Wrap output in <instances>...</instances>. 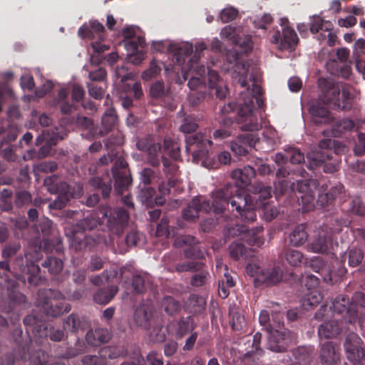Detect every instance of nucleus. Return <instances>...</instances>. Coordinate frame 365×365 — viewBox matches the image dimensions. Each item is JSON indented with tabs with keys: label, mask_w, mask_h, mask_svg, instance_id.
Listing matches in <instances>:
<instances>
[{
	"label": "nucleus",
	"mask_w": 365,
	"mask_h": 365,
	"mask_svg": "<svg viewBox=\"0 0 365 365\" xmlns=\"http://www.w3.org/2000/svg\"><path fill=\"white\" fill-rule=\"evenodd\" d=\"M237 187L232 185H227L223 188L215 190L212 193V202L209 200L202 202V210L205 212L212 210L216 214H220L230 204V211L235 210L242 221H255L257 215L254 200L248 194L237 193Z\"/></svg>",
	"instance_id": "obj_1"
},
{
	"label": "nucleus",
	"mask_w": 365,
	"mask_h": 365,
	"mask_svg": "<svg viewBox=\"0 0 365 365\" xmlns=\"http://www.w3.org/2000/svg\"><path fill=\"white\" fill-rule=\"evenodd\" d=\"M319 86L321 89L320 100L334 109L349 110L351 108L350 90L348 86L341 88L331 79L320 78Z\"/></svg>",
	"instance_id": "obj_2"
},
{
	"label": "nucleus",
	"mask_w": 365,
	"mask_h": 365,
	"mask_svg": "<svg viewBox=\"0 0 365 365\" xmlns=\"http://www.w3.org/2000/svg\"><path fill=\"white\" fill-rule=\"evenodd\" d=\"M252 91L255 95L252 97L243 96V93H240L242 102L240 103L237 120L238 123H242L240 129L245 131L258 130L261 128L253 109L252 98L255 97L257 103L259 106L262 89L257 84H254Z\"/></svg>",
	"instance_id": "obj_3"
},
{
	"label": "nucleus",
	"mask_w": 365,
	"mask_h": 365,
	"mask_svg": "<svg viewBox=\"0 0 365 365\" xmlns=\"http://www.w3.org/2000/svg\"><path fill=\"white\" fill-rule=\"evenodd\" d=\"M282 315L279 312H275L272 314L270 323L266 327V331L269 334L268 348L275 352H281L285 349L284 344L287 340L286 336L288 332L283 331Z\"/></svg>",
	"instance_id": "obj_4"
},
{
	"label": "nucleus",
	"mask_w": 365,
	"mask_h": 365,
	"mask_svg": "<svg viewBox=\"0 0 365 365\" xmlns=\"http://www.w3.org/2000/svg\"><path fill=\"white\" fill-rule=\"evenodd\" d=\"M101 220L108 230L113 235L123 234L125 227L128 221V214L123 209H114L111 207L103 208L100 211Z\"/></svg>",
	"instance_id": "obj_5"
},
{
	"label": "nucleus",
	"mask_w": 365,
	"mask_h": 365,
	"mask_svg": "<svg viewBox=\"0 0 365 365\" xmlns=\"http://www.w3.org/2000/svg\"><path fill=\"white\" fill-rule=\"evenodd\" d=\"M281 30H277L271 42L279 50L293 51L298 43L299 38L294 30L289 27L287 21L281 19Z\"/></svg>",
	"instance_id": "obj_6"
},
{
	"label": "nucleus",
	"mask_w": 365,
	"mask_h": 365,
	"mask_svg": "<svg viewBox=\"0 0 365 365\" xmlns=\"http://www.w3.org/2000/svg\"><path fill=\"white\" fill-rule=\"evenodd\" d=\"M228 63L227 71L230 73L232 78L236 79L242 88L247 86V77L248 74V65L242 60L235 51H229L226 54Z\"/></svg>",
	"instance_id": "obj_7"
},
{
	"label": "nucleus",
	"mask_w": 365,
	"mask_h": 365,
	"mask_svg": "<svg viewBox=\"0 0 365 365\" xmlns=\"http://www.w3.org/2000/svg\"><path fill=\"white\" fill-rule=\"evenodd\" d=\"M98 224L97 220L92 215L80 220L76 225V228H74L73 230L71 231L70 234H68L71 238V245L76 250H80L85 247L86 235L83 231L93 230Z\"/></svg>",
	"instance_id": "obj_8"
},
{
	"label": "nucleus",
	"mask_w": 365,
	"mask_h": 365,
	"mask_svg": "<svg viewBox=\"0 0 365 365\" xmlns=\"http://www.w3.org/2000/svg\"><path fill=\"white\" fill-rule=\"evenodd\" d=\"M363 341L355 333H350L346 338L344 349L348 360L354 364L365 365V355L362 348Z\"/></svg>",
	"instance_id": "obj_9"
},
{
	"label": "nucleus",
	"mask_w": 365,
	"mask_h": 365,
	"mask_svg": "<svg viewBox=\"0 0 365 365\" xmlns=\"http://www.w3.org/2000/svg\"><path fill=\"white\" fill-rule=\"evenodd\" d=\"M262 231V227L249 230L245 225H237L229 229L228 234L233 237H240L250 245L259 247L264 243V239L259 235Z\"/></svg>",
	"instance_id": "obj_10"
},
{
	"label": "nucleus",
	"mask_w": 365,
	"mask_h": 365,
	"mask_svg": "<svg viewBox=\"0 0 365 365\" xmlns=\"http://www.w3.org/2000/svg\"><path fill=\"white\" fill-rule=\"evenodd\" d=\"M333 318L335 320L354 322L358 318V311L353 310L349 307V298L344 296H338L332 303Z\"/></svg>",
	"instance_id": "obj_11"
},
{
	"label": "nucleus",
	"mask_w": 365,
	"mask_h": 365,
	"mask_svg": "<svg viewBox=\"0 0 365 365\" xmlns=\"http://www.w3.org/2000/svg\"><path fill=\"white\" fill-rule=\"evenodd\" d=\"M308 249L315 253H327L333 250L331 233L327 226H322L315 231Z\"/></svg>",
	"instance_id": "obj_12"
},
{
	"label": "nucleus",
	"mask_w": 365,
	"mask_h": 365,
	"mask_svg": "<svg viewBox=\"0 0 365 365\" xmlns=\"http://www.w3.org/2000/svg\"><path fill=\"white\" fill-rule=\"evenodd\" d=\"M48 291L38 292V299L37 305L42 307L47 314L56 317L71 310V306L65 302H58L55 299H46L42 300L43 295H48ZM49 293H52L51 290H48Z\"/></svg>",
	"instance_id": "obj_13"
},
{
	"label": "nucleus",
	"mask_w": 365,
	"mask_h": 365,
	"mask_svg": "<svg viewBox=\"0 0 365 365\" xmlns=\"http://www.w3.org/2000/svg\"><path fill=\"white\" fill-rule=\"evenodd\" d=\"M186 143L187 144V148L192 150L193 158L205 156L207 145L211 144V141L204 138V135L201 133L187 138Z\"/></svg>",
	"instance_id": "obj_14"
},
{
	"label": "nucleus",
	"mask_w": 365,
	"mask_h": 365,
	"mask_svg": "<svg viewBox=\"0 0 365 365\" xmlns=\"http://www.w3.org/2000/svg\"><path fill=\"white\" fill-rule=\"evenodd\" d=\"M205 73L206 69L204 66H199L197 63H194L192 60L188 73L184 74V80L190 76L187 85L191 90H195L205 82Z\"/></svg>",
	"instance_id": "obj_15"
},
{
	"label": "nucleus",
	"mask_w": 365,
	"mask_h": 365,
	"mask_svg": "<svg viewBox=\"0 0 365 365\" xmlns=\"http://www.w3.org/2000/svg\"><path fill=\"white\" fill-rule=\"evenodd\" d=\"M312 121L316 125H329L334 123V117L329 110L321 106L319 103L312 105L309 109Z\"/></svg>",
	"instance_id": "obj_16"
},
{
	"label": "nucleus",
	"mask_w": 365,
	"mask_h": 365,
	"mask_svg": "<svg viewBox=\"0 0 365 365\" xmlns=\"http://www.w3.org/2000/svg\"><path fill=\"white\" fill-rule=\"evenodd\" d=\"M320 359L323 365H335L339 359L338 348L331 342L323 344L320 351Z\"/></svg>",
	"instance_id": "obj_17"
},
{
	"label": "nucleus",
	"mask_w": 365,
	"mask_h": 365,
	"mask_svg": "<svg viewBox=\"0 0 365 365\" xmlns=\"http://www.w3.org/2000/svg\"><path fill=\"white\" fill-rule=\"evenodd\" d=\"M256 175L255 170L250 166H245L242 169H236L232 173V177L238 183L237 186H247L251 183Z\"/></svg>",
	"instance_id": "obj_18"
},
{
	"label": "nucleus",
	"mask_w": 365,
	"mask_h": 365,
	"mask_svg": "<svg viewBox=\"0 0 365 365\" xmlns=\"http://www.w3.org/2000/svg\"><path fill=\"white\" fill-rule=\"evenodd\" d=\"M311 267L314 272L321 275L324 282H331L334 280L333 271L330 266L326 264L322 258L316 257L312 259Z\"/></svg>",
	"instance_id": "obj_19"
},
{
	"label": "nucleus",
	"mask_w": 365,
	"mask_h": 365,
	"mask_svg": "<svg viewBox=\"0 0 365 365\" xmlns=\"http://www.w3.org/2000/svg\"><path fill=\"white\" fill-rule=\"evenodd\" d=\"M91 47L93 51V53L90 57V61L93 65H98L102 60L100 56L101 53H104L110 49V44L104 41L101 36L98 40L91 39Z\"/></svg>",
	"instance_id": "obj_20"
},
{
	"label": "nucleus",
	"mask_w": 365,
	"mask_h": 365,
	"mask_svg": "<svg viewBox=\"0 0 365 365\" xmlns=\"http://www.w3.org/2000/svg\"><path fill=\"white\" fill-rule=\"evenodd\" d=\"M151 317L150 308L145 304H141L135 309L133 319L137 326L148 329Z\"/></svg>",
	"instance_id": "obj_21"
},
{
	"label": "nucleus",
	"mask_w": 365,
	"mask_h": 365,
	"mask_svg": "<svg viewBox=\"0 0 365 365\" xmlns=\"http://www.w3.org/2000/svg\"><path fill=\"white\" fill-rule=\"evenodd\" d=\"M44 185L51 194H61L70 191L68 185L66 182L59 180L56 175L47 177L44 180Z\"/></svg>",
	"instance_id": "obj_22"
},
{
	"label": "nucleus",
	"mask_w": 365,
	"mask_h": 365,
	"mask_svg": "<svg viewBox=\"0 0 365 365\" xmlns=\"http://www.w3.org/2000/svg\"><path fill=\"white\" fill-rule=\"evenodd\" d=\"M155 193V191L153 187L145 186L140 190L138 197L146 207H151L154 204L163 205L165 200L161 197H154Z\"/></svg>",
	"instance_id": "obj_23"
},
{
	"label": "nucleus",
	"mask_w": 365,
	"mask_h": 365,
	"mask_svg": "<svg viewBox=\"0 0 365 365\" xmlns=\"http://www.w3.org/2000/svg\"><path fill=\"white\" fill-rule=\"evenodd\" d=\"M283 277V271L278 266H274L272 268L263 269L262 277H259V281L266 283L267 285H274L281 282Z\"/></svg>",
	"instance_id": "obj_24"
},
{
	"label": "nucleus",
	"mask_w": 365,
	"mask_h": 365,
	"mask_svg": "<svg viewBox=\"0 0 365 365\" xmlns=\"http://www.w3.org/2000/svg\"><path fill=\"white\" fill-rule=\"evenodd\" d=\"M118 292V287L115 285L108 286L106 288L100 289L93 294V300L98 304L109 303Z\"/></svg>",
	"instance_id": "obj_25"
},
{
	"label": "nucleus",
	"mask_w": 365,
	"mask_h": 365,
	"mask_svg": "<svg viewBox=\"0 0 365 365\" xmlns=\"http://www.w3.org/2000/svg\"><path fill=\"white\" fill-rule=\"evenodd\" d=\"M90 26L83 25L78 29V35L82 38H94V32L96 33L99 36H101V34L104 31L105 28L102 24L96 20H92L89 22Z\"/></svg>",
	"instance_id": "obj_26"
},
{
	"label": "nucleus",
	"mask_w": 365,
	"mask_h": 365,
	"mask_svg": "<svg viewBox=\"0 0 365 365\" xmlns=\"http://www.w3.org/2000/svg\"><path fill=\"white\" fill-rule=\"evenodd\" d=\"M339 321L340 320H335V318H334L332 320L326 321L324 324H321L318 330L319 337L329 339L336 336L341 329L339 324Z\"/></svg>",
	"instance_id": "obj_27"
},
{
	"label": "nucleus",
	"mask_w": 365,
	"mask_h": 365,
	"mask_svg": "<svg viewBox=\"0 0 365 365\" xmlns=\"http://www.w3.org/2000/svg\"><path fill=\"white\" fill-rule=\"evenodd\" d=\"M110 339L109 332L106 329H96L87 332L86 340L91 346H98L107 342Z\"/></svg>",
	"instance_id": "obj_28"
},
{
	"label": "nucleus",
	"mask_w": 365,
	"mask_h": 365,
	"mask_svg": "<svg viewBox=\"0 0 365 365\" xmlns=\"http://www.w3.org/2000/svg\"><path fill=\"white\" fill-rule=\"evenodd\" d=\"M343 190L344 187L342 185H336L331 187L328 192L320 194L319 195L318 202H319L322 206H324L331 203L335 199L339 198L342 200L344 195Z\"/></svg>",
	"instance_id": "obj_29"
},
{
	"label": "nucleus",
	"mask_w": 365,
	"mask_h": 365,
	"mask_svg": "<svg viewBox=\"0 0 365 365\" xmlns=\"http://www.w3.org/2000/svg\"><path fill=\"white\" fill-rule=\"evenodd\" d=\"M146 276L140 274H135L132 277L131 281H125L123 286L125 289L135 294H140L145 290V282Z\"/></svg>",
	"instance_id": "obj_30"
},
{
	"label": "nucleus",
	"mask_w": 365,
	"mask_h": 365,
	"mask_svg": "<svg viewBox=\"0 0 365 365\" xmlns=\"http://www.w3.org/2000/svg\"><path fill=\"white\" fill-rule=\"evenodd\" d=\"M202 209V203L198 198H194L182 212V217L187 221H194L199 217V211Z\"/></svg>",
	"instance_id": "obj_31"
},
{
	"label": "nucleus",
	"mask_w": 365,
	"mask_h": 365,
	"mask_svg": "<svg viewBox=\"0 0 365 365\" xmlns=\"http://www.w3.org/2000/svg\"><path fill=\"white\" fill-rule=\"evenodd\" d=\"M251 147L249 135H240L231 143V150L238 155H244L247 153V148Z\"/></svg>",
	"instance_id": "obj_32"
},
{
	"label": "nucleus",
	"mask_w": 365,
	"mask_h": 365,
	"mask_svg": "<svg viewBox=\"0 0 365 365\" xmlns=\"http://www.w3.org/2000/svg\"><path fill=\"white\" fill-rule=\"evenodd\" d=\"M307 158L309 161L308 168L315 169L322 165L326 159L329 158V154L323 150H312L307 153Z\"/></svg>",
	"instance_id": "obj_33"
},
{
	"label": "nucleus",
	"mask_w": 365,
	"mask_h": 365,
	"mask_svg": "<svg viewBox=\"0 0 365 365\" xmlns=\"http://www.w3.org/2000/svg\"><path fill=\"white\" fill-rule=\"evenodd\" d=\"M114 178L115 190L121 194L124 190L130 184V179L124 170L115 172V169L112 170Z\"/></svg>",
	"instance_id": "obj_34"
},
{
	"label": "nucleus",
	"mask_w": 365,
	"mask_h": 365,
	"mask_svg": "<svg viewBox=\"0 0 365 365\" xmlns=\"http://www.w3.org/2000/svg\"><path fill=\"white\" fill-rule=\"evenodd\" d=\"M117 120V116L113 109H108L103 114L101 120V123L103 130H101L99 134L103 136L110 131L115 126Z\"/></svg>",
	"instance_id": "obj_35"
},
{
	"label": "nucleus",
	"mask_w": 365,
	"mask_h": 365,
	"mask_svg": "<svg viewBox=\"0 0 365 365\" xmlns=\"http://www.w3.org/2000/svg\"><path fill=\"white\" fill-rule=\"evenodd\" d=\"M308 234L304 225H297L289 235L290 243L295 247L303 245L307 240Z\"/></svg>",
	"instance_id": "obj_36"
},
{
	"label": "nucleus",
	"mask_w": 365,
	"mask_h": 365,
	"mask_svg": "<svg viewBox=\"0 0 365 365\" xmlns=\"http://www.w3.org/2000/svg\"><path fill=\"white\" fill-rule=\"evenodd\" d=\"M82 328L81 319L74 314H70L63 322V329L66 331L74 333Z\"/></svg>",
	"instance_id": "obj_37"
},
{
	"label": "nucleus",
	"mask_w": 365,
	"mask_h": 365,
	"mask_svg": "<svg viewBox=\"0 0 365 365\" xmlns=\"http://www.w3.org/2000/svg\"><path fill=\"white\" fill-rule=\"evenodd\" d=\"M42 267L48 268L49 272L51 274L59 273L63 267V263L61 259L54 257H48L41 264Z\"/></svg>",
	"instance_id": "obj_38"
},
{
	"label": "nucleus",
	"mask_w": 365,
	"mask_h": 365,
	"mask_svg": "<svg viewBox=\"0 0 365 365\" xmlns=\"http://www.w3.org/2000/svg\"><path fill=\"white\" fill-rule=\"evenodd\" d=\"M205 305V299L197 294L190 296L186 302L187 307L190 310V312H200L204 308Z\"/></svg>",
	"instance_id": "obj_39"
},
{
	"label": "nucleus",
	"mask_w": 365,
	"mask_h": 365,
	"mask_svg": "<svg viewBox=\"0 0 365 365\" xmlns=\"http://www.w3.org/2000/svg\"><path fill=\"white\" fill-rule=\"evenodd\" d=\"M161 148L159 143H153V144L148 148V161L152 166H158L160 164V153Z\"/></svg>",
	"instance_id": "obj_40"
},
{
	"label": "nucleus",
	"mask_w": 365,
	"mask_h": 365,
	"mask_svg": "<svg viewBox=\"0 0 365 365\" xmlns=\"http://www.w3.org/2000/svg\"><path fill=\"white\" fill-rule=\"evenodd\" d=\"M198 243V240L192 235H180L174 242V246L178 248L188 247L192 248Z\"/></svg>",
	"instance_id": "obj_41"
},
{
	"label": "nucleus",
	"mask_w": 365,
	"mask_h": 365,
	"mask_svg": "<svg viewBox=\"0 0 365 365\" xmlns=\"http://www.w3.org/2000/svg\"><path fill=\"white\" fill-rule=\"evenodd\" d=\"M202 266L203 264L201 262H185L177 264L175 269L178 272H197L201 270Z\"/></svg>",
	"instance_id": "obj_42"
},
{
	"label": "nucleus",
	"mask_w": 365,
	"mask_h": 365,
	"mask_svg": "<svg viewBox=\"0 0 365 365\" xmlns=\"http://www.w3.org/2000/svg\"><path fill=\"white\" fill-rule=\"evenodd\" d=\"M72 195L70 191L58 194L57 198L49 204L50 209L61 210L68 202Z\"/></svg>",
	"instance_id": "obj_43"
},
{
	"label": "nucleus",
	"mask_w": 365,
	"mask_h": 365,
	"mask_svg": "<svg viewBox=\"0 0 365 365\" xmlns=\"http://www.w3.org/2000/svg\"><path fill=\"white\" fill-rule=\"evenodd\" d=\"M164 151L172 158L177 160L180 157V147L171 139H165Z\"/></svg>",
	"instance_id": "obj_44"
},
{
	"label": "nucleus",
	"mask_w": 365,
	"mask_h": 365,
	"mask_svg": "<svg viewBox=\"0 0 365 365\" xmlns=\"http://www.w3.org/2000/svg\"><path fill=\"white\" fill-rule=\"evenodd\" d=\"M231 325L234 330L240 331L246 325L245 317L240 310L232 311Z\"/></svg>",
	"instance_id": "obj_45"
},
{
	"label": "nucleus",
	"mask_w": 365,
	"mask_h": 365,
	"mask_svg": "<svg viewBox=\"0 0 365 365\" xmlns=\"http://www.w3.org/2000/svg\"><path fill=\"white\" fill-rule=\"evenodd\" d=\"M163 306L165 311L170 315L175 314L180 310V304L172 297H165Z\"/></svg>",
	"instance_id": "obj_46"
},
{
	"label": "nucleus",
	"mask_w": 365,
	"mask_h": 365,
	"mask_svg": "<svg viewBox=\"0 0 365 365\" xmlns=\"http://www.w3.org/2000/svg\"><path fill=\"white\" fill-rule=\"evenodd\" d=\"M322 299L321 294L317 290H311L307 295L305 299H304L303 306L306 307V309L309 307L310 308H313L316 307Z\"/></svg>",
	"instance_id": "obj_47"
},
{
	"label": "nucleus",
	"mask_w": 365,
	"mask_h": 365,
	"mask_svg": "<svg viewBox=\"0 0 365 365\" xmlns=\"http://www.w3.org/2000/svg\"><path fill=\"white\" fill-rule=\"evenodd\" d=\"M98 355L105 364L107 359H115L120 356V351L115 346H108L101 348L98 351Z\"/></svg>",
	"instance_id": "obj_48"
},
{
	"label": "nucleus",
	"mask_w": 365,
	"mask_h": 365,
	"mask_svg": "<svg viewBox=\"0 0 365 365\" xmlns=\"http://www.w3.org/2000/svg\"><path fill=\"white\" fill-rule=\"evenodd\" d=\"M197 128V124L194 117L187 115L183 118L180 129L185 133H190Z\"/></svg>",
	"instance_id": "obj_49"
},
{
	"label": "nucleus",
	"mask_w": 365,
	"mask_h": 365,
	"mask_svg": "<svg viewBox=\"0 0 365 365\" xmlns=\"http://www.w3.org/2000/svg\"><path fill=\"white\" fill-rule=\"evenodd\" d=\"M168 93V88L165 87L163 81H156L150 88V93L153 98H158L165 96Z\"/></svg>",
	"instance_id": "obj_50"
},
{
	"label": "nucleus",
	"mask_w": 365,
	"mask_h": 365,
	"mask_svg": "<svg viewBox=\"0 0 365 365\" xmlns=\"http://www.w3.org/2000/svg\"><path fill=\"white\" fill-rule=\"evenodd\" d=\"M230 256L235 259L246 256L247 250L241 242H233L230 245Z\"/></svg>",
	"instance_id": "obj_51"
},
{
	"label": "nucleus",
	"mask_w": 365,
	"mask_h": 365,
	"mask_svg": "<svg viewBox=\"0 0 365 365\" xmlns=\"http://www.w3.org/2000/svg\"><path fill=\"white\" fill-rule=\"evenodd\" d=\"M302 259L303 255L298 250H290L286 254V259L292 266H299Z\"/></svg>",
	"instance_id": "obj_52"
},
{
	"label": "nucleus",
	"mask_w": 365,
	"mask_h": 365,
	"mask_svg": "<svg viewBox=\"0 0 365 365\" xmlns=\"http://www.w3.org/2000/svg\"><path fill=\"white\" fill-rule=\"evenodd\" d=\"M234 44L237 45L242 48V51L247 53L252 48V42L250 36H245L244 37H239L237 36L236 39H234Z\"/></svg>",
	"instance_id": "obj_53"
},
{
	"label": "nucleus",
	"mask_w": 365,
	"mask_h": 365,
	"mask_svg": "<svg viewBox=\"0 0 365 365\" xmlns=\"http://www.w3.org/2000/svg\"><path fill=\"white\" fill-rule=\"evenodd\" d=\"M354 127V123L349 119H343L334 124V130L340 134L346 131L351 130Z\"/></svg>",
	"instance_id": "obj_54"
},
{
	"label": "nucleus",
	"mask_w": 365,
	"mask_h": 365,
	"mask_svg": "<svg viewBox=\"0 0 365 365\" xmlns=\"http://www.w3.org/2000/svg\"><path fill=\"white\" fill-rule=\"evenodd\" d=\"M285 152L287 153V158H289L290 162L293 164H299L304 160L303 153L297 148H290L286 150Z\"/></svg>",
	"instance_id": "obj_55"
},
{
	"label": "nucleus",
	"mask_w": 365,
	"mask_h": 365,
	"mask_svg": "<svg viewBox=\"0 0 365 365\" xmlns=\"http://www.w3.org/2000/svg\"><path fill=\"white\" fill-rule=\"evenodd\" d=\"M237 14L238 11L232 6H230L222 10L220 14V19L222 22L227 23L235 19Z\"/></svg>",
	"instance_id": "obj_56"
},
{
	"label": "nucleus",
	"mask_w": 365,
	"mask_h": 365,
	"mask_svg": "<svg viewBox=\"0 0 365 365\" xmlns=\"http://www.w3.org/2000/svg\"><path fill=\"white\" fill-rule=\"evenodd\" d=\"M300 198L304 210L309 211L314 207L315 195L312 192L303 194Z\"/></svg>",
	"instance_id": "obj_57"
},
{
	"label": "nucleus",
	"mask_w": 365,
	"mask_h": 365,
	"mask_svg": "<svg viewBox=\"0 0 365 365\" xmlns=\"http://www.w3.org/2000/svg\"><path fill=\"white\" fill-rule=\"evenodd\" d=\"M31 200V195L27 191H19L16 193L15 202L19 207L29 204Z\"/></svg>",
	"instance_id": "obj_58"
},
{
	"label": "nucleus",
	"mask_w": 365,
	"mask_h": 365,
	"mask_svg": "<svg viewBox=\"0 0 365 365\" xmlns=\"http://www.w3.org/2000/svg\"><path fill=\"white\" fill-rule=\"evenodd\" d=\"M200 272L197 274H195L191 279V284L195 287H200L205 284L207 282V277H209V273L207 271L200 270Z\"/></svg>",
	"instance_id": "obj_59"
},
{
	"label": "nucleus",
	"mask_w": 365,
	"mask_h": 365,
	"mask_svg": "<svg viewBox=\"0 0 365 365\" xmlns=\"http://www.w3.org/2000/svg\"><path fill=\"white\" fill-rule=\"evenodd\" d=\"M207 252L205 248H187L184 251V255L186 258H204Z\"/></svg>",
	"instance_id": "obj_60"
},
{
	"label": "nucleus",
	"mask_w": 365,
	"mask_h": 365,
	"mask_svg": "<svg viewBox=\"0 0 365 365\" xmlns=\"http://www.w3.org/2000/svg\"><path fill=\"white\" fill-rule=\"evenodd\" d=\"M363 259L362 252L358 249H353L349 253V264L352 267H356L361 263Z\"/></svg>",
	"instance_id": "obj_61"
},
{
	"label": "nucleus",
	"mask_w": 365,
	"mask_h": 365,
	"mask_svg": "<svg viewBox=\"0 0 365 365\" xmlns=\"http://www.w3.org/2000/svg\"><path fill=\"white\" fill-rule=\"evenodd\" d=\"M160 70L161 69L157 63L152 61L149 68L142 73V78L145 81H149L158 73H160Z\"/></svg>",
	"instance_id": "obj_62"
},
{
	"label": "nucleus",
	"mask_w": 365,
	"mask_h": 365,
	"mask_svg": "<svg viewBox=\"0 0 365 365\" xmlns=\"http://www.w3.org/2000/svg\"><path fill=\"white\" fill-rule=\"evenodd\" d=\"M262 210L266 220L267 221H271L272 220H273L274 217L277 216L279 213V210L276 207L272 206L267 203H264L262 205Z\"/></svg>",
	"instance_id": "obj_63"
},
{
	"label": "nucleus",
	"mask_w": 365,
	"mask_h": 365,
	"mask_svg": "<svg viewBox=\"0 0 365 365\" xmlns=\"http://www.w3.org/2000/svg\"><path fill=\"white\" fill-rule=\"evenodd\" d=\"M356 155H362L365 154V133H360L358 135V141L354 149Z\"/></svg>",
	"instance_id": "obj_64"
}]
</instances>
